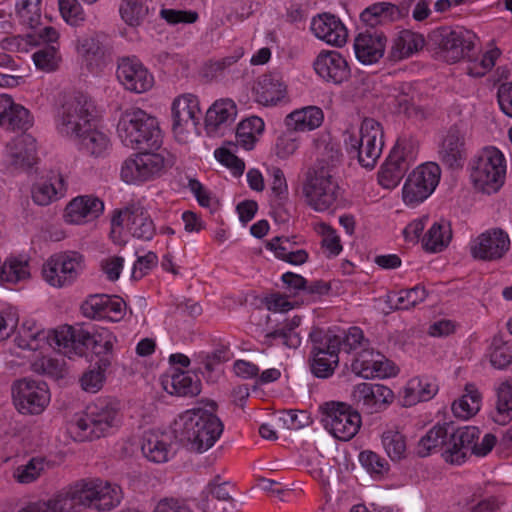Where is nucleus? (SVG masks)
<instances>
[{
	"label": "nucleus",
	"mask_w": 512,
	"mask_h": 512,
	"mask_svg": "<svg viewBox=\"0 0 512 512\" xmlns=\"http://www.w3.org/2000/svg\"><path fill=\"white\" fill-rule=\"evenodd\" d=\"M253 91L258 103L269 106L285 98L287 87L278 75L264 74L258 78Z\"/></svg>",
	"instance_id": "nucleus-35"
},
{
	"label": "nucleus",
	"mask_w": 512,
	"mask_h": 512,
	"mask_svg": "<svg viewBox=\"0 0 512 512\" xmlns=\"http://www.w3.org/2000/svg\"><path fill=\"white\" fill-rule=\"evenodd\" d=\"M112 226L120 227L126 222L131 235L137 239L150 241L156 234V227L147 210L140 205H130L116 211L112 218Z\"/></svg>",
	"instance_id": "nucleus-22"
},
{
	"label": "nucleus",
	"mask_w": 512,
	"mask_h": 512,
	"mask_svg": "<svg viewBox=\"0 0 512 512\" xmlns=\"http://www.w3.org/2000/svg\"><path fill=\"white\" fill-rule=\"evenodd\" d=\"M458 428L452 423L437 424L433 426L418 443L417 453L421 457L429 455L431 452L440 449L442 457L448 463H451L449 455L454 451H458L459 444L456 438Z\"/></svg>",
	"instance_id": "nucleus-20"
},
{
	"label": "nucleus",
	"mask_w": 512,
	"mask_h": 512,
	"mask_svg": "<svg viewBox=\"0 0 512 512\" xmlns=\"http://www.w3.org/2000/svg\"><path fill=\"white\" fill-rule=\"evenodd\" d=\"M352 401L369 414L385 409L394 400L393 391L381 384L360 383L351 392Z\"/></svg>",
	"instance_id": "nucleus-24"
},
{
	"label": "nucleus",
	"mask_w": 512,
	"mask_h": 512,
	"mask_svg": "<svg viewBox=\"0 0 512 512\" xmlns=\"http://www.w3.org/2000/svg\"><path fill=\"white\" fill-rule=\"evenodd\" d=\"M13 404L23 415H39L50 402L47 384L30 378L16 380L11 387Z\"/></svg>",
	"instance_id": "nucleus-12"
},
{
	"label": "nucleus",
	"mask_w": 512,
	"mask_h": 512,
	"mask_svg": "<svg viewBox=\"0 0 512 512\" xmlns=\"http://www.w3.org/2000/svg\"><path fill=\"white\" fill-rule=\"evenodd\" d=\"M415 158L414 144L407 140L398 141L378 172L379 184L386 189L396 187Z\"/></svg>",
	"instance_id": "nucleus-14"
},
{
	"label": "nucleus",
	"mask_w": 512,
	"mask_h": 512,
	"mask_svg": "<svg viewBox=\"0 0 512 512\" xmlns=\"http://www.w3.org/2000/svg\"><path fill=\"white\" fill-rule=\"evenodd\" d=\"M33 124L30 112L16 104L7 94L0 95V128L11 131H26Z\"/></svg>",
	"instance_id": "nucleus-27"
},
{
	"label": "nucleus",
	"mask_w": 512,
	"mask_h": 512,
	"mask_svg": "<svg viewBox=\"0 0 512 512\" xmlns=\"http://www.w3.org/2000/svg\"><path fill=\"white\" fill-rule=\"evenodd\" d=\"M324 119L323 111L316 106H308L295 110L285 118V125L288 130L294 132L312 131L318 128Z\"/></svg>",
	"instance_id": "nucleus-37"
},
{
	"label": "nucleus",
	"mask_w": 512,
	"mask_h": 512,
	"mask_svg": "<svg viewBox=\"0 0 512 512\" xmlns=\"http://www.w3.org/2000/svg\"><path fill=\"white\" fill-rule=\"evenodd\" d=\"M452 230L450 223L444 220L435 222L423 237V248L428 252H441L450 243Z\"/></svg>",
	"instance_id": "nucleus-39"
},
{
	"label": "nucleus",
	"mask_w": 512,
	"mask_h": 512,
	"mask_svg": "<svg viewBox=\"0 0 512 512\" xmlns=\"http://www.w3.org/2000/svg\"><path fill=\"white\" fill-rule=\"evenodd\" d=\"M116 337L108 330H101L94 334L90 349L98 357L96 366L99 369H108L113 358V347Z\"/></svg>",
	"instance_id": "nucleus-42"
},
{
	"label": "nucleus",
	"mask_w": 512,
	"mask_h": 512,
	"mask_svg": "<svg viewBox=\"0 0 512 512\" xmlns=\"http://www.w3.org/2000/svg\"><path fill=\"white\" fill-rule=\"evenodd\" d=\"M381 124L373 118H364L357 133L346 131L344 145L351 157L368 169L374 168L384 146Z\"/></svg>",
	"instance_id": "nucleus-4"
},
{
	"label": "nucleus",
	"mask_w": 512,
	"mask_h": 512,
	"mask_svg": "<svg viewBox=\"0 0 512 512\" xmlns=\"http://www.w3.org/2000/svg\"><path fill=\"white\" fill-rule=\"evenodd\" d=\"M52 334L53 330L46 331L38 327L35 323L25 322L18 329L14 342L19 348L31 351L42 350L46 346L55 349Z\"/></svg>",
	"instance_id": "nucleus-33"
},
{
	"label": "nucleus",
	"mask_w": 512,
	"mask_h": 512,
	"mask_svg": "<svg viewBox=\"0 0 512 512\" xmlns=\"http://www.w3.org/2000/svg\"><path fill=\"white\" fill-rule=\"evenodd\" d=\"M45 471V462L41 458H32L25 465L18 466L13 473L14 478L21 484L36 481Z\"/></svg>",
	"instance_id": "nucleus-54"
},
{
	"label": "nucleus",
	"mask_w": 512,
	"mask_h": 512,
	"mask_svg": "<svg viewBox=\"0 0 512 512\" xmlns=\"http://www.w3.org/2000/svg\"><path fill=\"white\" fill-rule=\"evenodd\" d=\"M438 159L449 169L463 167L467 158L466 134L459 124L451 125L443 132L438 144Z\"/></svg>",
	"instance_id": "nucleus-19"
},
{
	"label": "nucleus",
	"mask_w": 512,
	"mask_h": 512,
	"mask_svg": "<svg viewBox=\"0 0 512 512\" xmlns=\"http://www.w3.org/2000/svg\"><path fill=\"white\" fill-rule=\"evenodd\" d=\"M359 460L371 474L383 475L389 469L388 462L373 451L366 450L361 452Z\"/></svg>",
	"instance_id": "nucleus-59"
},
{
	"label": "nucleus",
	"mask_w": 512,
	"mask_h": 512,
	"mask_svg": "<svg viewBox=\"0 0 512 512\" xmlns=\"http://www.w3.org/2000/svg\"><path fill=\"white\" fill-rule=\"evenodd\" d=\"M59 11L62 18L71 26H80L86 20V15L78 0H59Z\"/></svg>",
	"instance_id": "nucleus-56"
},
{
	"label": "nucleus",
	"mask_w": 512,
	"mask_h": 512,
	"mask_svg": "<svg viewBox=\"0 0 512 512\" xmlns=\"http://www.w3.org/2000/svg\"><path fill=\"white\" fill-rule=\"evenodd\" d=\"M106 370L99 369V366H97V369H91L84 373L80 380L82 388L91 393L99 391L103 386Z\"/></svg>",
	"instance_id": "nucleus-64"
},
{
	"label": "nucleus",
	"mask_w": 512,
	"mask_h": 512,
	"mask_svg": "<svg viewBox=\"0 0 512 512\" xmlns=\"http://www.w3.org/2000/svg\"><path fill=\"white\" fill-rule=\"evenodd\" d=\"M121 499L120 486L100 478L82 479L54 498L30 503L18 512H77L81 507L110 511L120 504Z\"/></svg>",
	"instance_id": "nucleus-1"
},
{
	"label": "nucleus",
	"mask_w": 512,
	"mask_h": 512,
	"mask_svg": "<svg viewBox=\"0 0 512 512\" xmlns=\"http://www.w3.org/2000/svg\"><path fill=\"white\" fill-rule=\"evenodd\" d=\"M394 4L389 2L374 3L367 7L361 13V19L370 26H375L381 22L396 21L393 13Z\"/></svg>",
	"instance_id": "nucleus-51"
},
{
	"label": "nucleus",
	"mask_w": 512,
	"mask_h": 512,
	"mask_svg": "<svg viewBox=\"0 0 512 512\" xmlns=\"http://www.w3.org/2000/svg\"><path fill=\"white\" fill-rule=\"evenodd\" d=\"M351 370L358 376L369 378H387L397 374L395 365L382 354L363 349L351 363Z\"/></svg>",
	"instance_id": "nucleus-25"
},
{
	"label": "nucleus",
	"mask_w": 512,
	"mask_h": 512,
	"mask_svg": "<svg viewBox=\"0 0 512 512\" xmlns=\"http://www.w3.org/2000/svg\"><path fill=\"white\" fill-rule=\"evenodd\" d=\"M480 437V430L475 426L459 427L456 438L458 441L459 449L449 455L451 464H462L465 462L469 454L482 457L486 456L495 446L496 437L487 433L482 438V441L478 443Z\"/></svg>",
	"instance_id": "nucleus-18"
},
{
	"label": "nucleus",
	"mask_w": 512,
	"mask_h": 512,
	"mask_svg": "<svg viewBox=\"0 0 512 512\" xmlns=\"http://www.w3.org/2000/svg\"><path fill=\"white\" fill-rule=\"evenodd\" d=\"M471 179L474 187L483 193L497 192L504 184L506 159L493 146L483 148L470 162Z\"/></svg>",
	"instance_id": "nucleus-6"
},
{
	"label": "nucleus",
	"mask_w": 512,
	"mask_h": 512,
	"mask_svg": "<svg viewBox=\"0 0 512 512\" xmlns=\"http://www.w3.org/2000/svg\"><path fill=\"white\" fill-rule=\"evenodd\" d=\"M509 249V235L501 228H492L472 241L470 253L476 260L497 261L502 259Z\"/></svg>",
	"instance_id": "nucleus-21"
},
{
	"label": "nucleus",
	"mask_w": 512,
	"mask_h": 512,
	"mask_svg": "<svg viewBox=\"0 0 512 512\" xmlns=\"http://www.w3.org/2000/svg\"><path fill=\"white\" fill-rule=\"evenodd\" d=\"M386 37L381 33H360L354 41L357 59L363 64L376 63L383 57Z\"/></svg>",
	"instance_id": "nucleus-32"
},
{
	"label": "nucleus",
	"mask_w": 512,
	"mask_h": 512,
	"mask_svg": "<svg viewBox=\"0 0 512 512\" xmlns=\"http://www.w3.org/2000/svg\"><path fill=\"white\" fill-rule=\"evenodd\" d=\"M482 395L474 384H466L465 393L452 404L453 414L457 418L468 419L474 416L481 407Z\"/></svg>",
	"instance_id": "nucleus-41"
},
{
	"label": "nucleus",
	"mask_w": 512,
	"mask_h": 512,
	"mask_svg": "<svg viewBox=\"0 0 512 512\" xmlns=\"http://www.w3.org/2000/svg\"><path fill=\"white\" fill-rule=\"evenodd\" d=\"M30 278L29 263L20 258H9L0 263V281L17 284Z\"/></svg>",
	"instance_id": "nucleus-47"
},
{
	"label": "nucleus",
	"mask_w": 512,
	"mask_h": 512,
	"mask_svg": "<svg viewBox=\"0 0 512 512\" xmlns=\"http://www.w3.org/2000/svg\"><path fill=\"white\" fill-rule=\"evenodd\" d=\"M171 390L168 388V382L164 388L170 393L178 396H196L201 392V382L197 376H192L188 372H178L172 375L170 379Z\"/></svg>",
	"instance_id": "nucleus-46"
},
{
	"label": "nucleus",
	"mask_w": 512,
	"mask_h": 512,
	"mask_svg": "<svg viewBox=\"0 0 512 512\" xmlns=\"http://www.w3.org/2000/svg\"><path fill=\"white\" fill-rule=\"evenodd\" d=\"M116 75L124 88L134 93H144L150 90L154 85L153 75L135 57H124L120 59Z\"/></svg>",
	"instance_id": "nucleus-23"
},
{
	"label": "nucleus",
	"mask_w": 512,
	"mask_h": 512,
	"mask_svg": "<svg viewBox=\"0 0 512 512\" xmlns=\"http://www.w3.org/2000/svg\"><path fill=\"white\" fill-rule=\"evenodd\" d=\"M302 193L306 204L317 212H325L334 208L340 187L335 175L321 169H308L302 185Z\"/></svg>",
	"instance_id": "nucleus-8"
},
{
	"label": "nucleus",
	"mask_w": 512,
	"mask_h": 512,
	"mask_svg": "<svg viewBox=\"0 0 512 512\" xmlns=\"http://www.w3.org/2000/svg\"><path fill=\"white\" fill-rule=\"evenodd\" d=\"M496 395L492 419L497 424L506 425L512 420V377L498 386Z\"/></svg>",
	"instance_id": "nucleus-40"
},
{
	"label": "nucleus",
	"mask_w": 512,
	"mask_h": 512,
	"mask_svg": "<svg viewBox=\"0 0 512 512\" xmlns=\"http://www.w3.org/2000/svg\"><path fill=\"white\" fill-rule=\"evenodd\" d=\"M471 506L470 512H495L500 507V501L495 496H489L483 498V494L481 489L475 491L472 496L467 499L468 504H473Z\"/></svg>",
	"instance_id": "nucleus-61"
},
{
	"label": "nucleus",
	"mask_w": 512,
	"mask_h": 512,
	"mask_svg": "<svg viewBox=\"0 0 512 512\" xmlns=\"http://www.w3.org/2000/svg\"><path fill=\"white\" fill-rule=\"evenodd\" d=\"M316 73L328 82L342 83L349 77V67L345 58L336 51L320 53L314 61Z\"/></svg>",
	"instance_id": "nucleus-28"
},
{
	"label": "nucleus",
	"mask_w": 512,
	"mask_h": 512,
	"mask_svg": "<svg viewBox=\"0 0 512 512\" xmlns=\"http://www.w3.org/2000/svg\"><path fill=\"white\" fill-rule=\"evenodd\" d=\"M382 444L392 461H399L406 455V440L398 431L387 430L382 434Z\"/></svg>",
	"instance_id": "nucleus-53"
},
{
	"label": "nucleus",
	"mask_w": 512,
	"mask_h": 512,
	"mask_svg": "<svg viewBox=\"0 0 512 512\" xmlns=\"http://www.w3.org/2000/svg\"><path fill=\"white\" fill-rule=\"evenodd\" d=\"M321 422L337 439L348 441L352 439L361 427V416L358 411L344 402H326L319 407Z\"/></svg>",
	"instance_id": "nucleus-10"
},
{
	"label": "nucleus",
	"mask_w": 512,
	"mask_h": 512,
	"mask_svg": "<svg viewBox=\"0 0 512 512\" xmlns=\"http://www.w3.org/2000/svg\"><path fill=\"white\" fill-rule=\"evenodd\" d=\"M71 139L78 141L83 150L95 156L101 155L109 145L108 137L95 129V123L87 132L80 136H73Z\"/></svg>",
	"instance_id": "nucleus-49"
},
{
	"label": "nucleus",
	"mask_w": 512,
	"mask_h": 512,
	"mask_svg": "<svg viewBox=\"0 0 512 512\" xmlns=\"http://www.w3.org/2000/svg\"><path fill=\"white\" fill-rule=\"evenodd\" d=\"M301 323V317L294 316L291 319H286L280 327L265 335L264 344L272 346V340L281 338L285 346L289 348H297L301 344V337L295 331Z\"/></svg>",
	"instance_id": "nucleus-45"
},
{
	"label": "nucleus",
	"mask_w": 512,
	"mask_h": 512,
	"mask_svg": "<svg viewBox=\"0 0 512 512\" xmlns=\"http://www.w3.org/2000/svg\"><path fill=\"white\" fill-rule=\"evenodd\" d=\"M105 301L107 295H91L81 305L84 316L90 319L105 318Z\"/></svg>",
	"instance_id": "nucleus-60"
},
{
	"label": "nucleus",
	"mask_w": 512,
	"mask_h": 512,
	"mask_svg": "<svg viewBox=\"0 0 512 512\" xmlns=\"http://www.w3.org/2000/svg\"><path fill=\"white\" fill-rule=\"evenodd\" d=\"M311 30L314 35L327 44L340 47L346 43L347 30L336 16L323 13L312 19Z\"/></svg>",
	"instance_id": "nucleus-29"
},
{
	"label": "nucleus",
	"mask_w": 512,
	"mask_h": 512,
	"mask_svg": "<svg viewBox=\"0 0 512 512\" xmlns=\"http://www.w3.org/2000/svg\"><path fill=\"white\" fill-rule=\"evenodd\" d=\"M112 51L108 38L104 35L85 37L79 41L78 52L89 62H98Z\"/></svg>",
	"instance_id": "nucleus-43"
},
{
	"label": "nucleus",
	"mask_w": 512,
	"mask_h": 512,
	"mask_svg": "<svg viewBox=\"0 0 512 512\" xmlns=\"http://www.w3.org/2000/svg\"><path fill=\"white\" fill-rule=\"evenodd\" d=\"M200 108L195 95L184 94L172 104V130L176 140L187 143L199 120Z\"/></svg>",
	"instance_id": "nucleus-17"
},
{
	"label": "nucleus",
	"mask_w": 512,
	"mask_h": 512,
	"mask_svg": "<svg viewBox=\"0 0 512 512\" xmlns=\"http://www.w3.org/2000/svg\"><path fill=\"white\" fill-rule=\"evenodd\" d=\"M173 165L171 157L163 153L142 150L127 158L121 167V178L128 184H138L162 176Z\"/></svg>",
	"instance_id": "nucleus-9"
},
{
	"label": "nucleus",
	"mask_w": 512,
	"mask_h": 512,
	"mask_svg": "<svg viewBox=\"0 0 512 512\" xmlns=\"http://www.w3.org/2000/svg\"><path fill=\"white\" fill-rule=\"evenodd\" d=\"M94 339V334L83 328H75L64 325L53 330L52 340L55 349L69 358L72 355H82L89 348Z\"/></svg>",
	"instance_id": "nucleus-26"
},
{
	"label": "nucleus",
	"mask_w": 512,
	"mask_h": 512,
	"mask_svg": "<svg viewBox=\"0 0 512 512\" xmlns=\"http://www.w3.org/2000/svg\"><path fill=\"white\" fill-rule=\"evenodd\" d=\"M65 179L60 174H53L47 179L38 181L32 186L33 201L40 206H47L66 194Z\"/></svg>",
	"instance_id": "nucleus-36"
},
{
	"label": "nucleus",
	"mask_w": 512,
	"mask_h": 512,
	"mask_svg": "<svg viewBox=\"0 0 512 512\" xmlns=\"http://www.w3.org/2000/svg\"><path fill=\"white\" fill-rule=\"evenodd\" d=\"M32 58L38 69L47 72L56 70L58 63L61 60L57 47L51 44H48L36 51Z\"/></svg>",
	"instance_id": "nucleus-55"
},
{
	"label": "nucleus",
	"mask_w": 512,
	"mask_h": 512,
	"mask_svg": "<svg viewBox=\"0 0 512 512\" xmlns=\"http://www.w3.org/2000/svg\"><path fill=\"white\" fill-rule=\"evenodd\" d=\"M117 132L122 143L133 149L153 150L162 144L157 119L140 108H129L121 114Z\"/></svg>",
	"instance_id": "nucleus-3"
},
{
	"label": "nucleus",
	"mask_w": 512,
	"mask_h": 512,
	"mask_svg": "<svg viewBox=\"0 0 512 512\" xmlns=\"http://www.w3.org/2000/svg\"><path fill=\"white\" fill-rule=\"evenodd\" d=\"M299 147V139L296 132L288 130L283 133L277 140V155L281 158H287L294 154Z\"/></svg>",
	"instance_id": "nucleus-63"
},
{
	"label": "nucleus",
	"mask_w": 512,
	"mask_h": 512,
	"mask_svg": "<svg viewBox=\"0 0 512 512\" xmlns=\"http://www.w3.org/2000/svg\"><path fill=\"white\" fill-rule=\"evenodd\" d=\"M236 115L237 108L232 100H218L206 112V129L209 132L215 131L221 125L232 123Z\"/></svg>",
	"instance_id": "nucleus-38"
},
{
	"label": "nucleus",
	"mask_w": 512,
	"mask_h": 512,
	"mask_svg": "<svg viewBox=\"0 0 512 512\" xmlns=\"http://www.w3.org/2000/svg\"><path fill=\"white\" fill-rule=\"evenodd\" d=\"M83 269V257L77 252L51 256L43 265L44 279L54 287L71 284Z\"/></svg>",
	"instance_id": "nucleus-15"
},
{
	"label": "nucleus",
	"mask_w": 512,
	"mask_h": 512,
	"mask_svg": "<svg viewBox=\"0 0 512 512\" xmlns=\"http://www.w3.org/2000/svg\"><path fill=\"white\" fill-rule=\"evenodd\" d=\"M267 173L271 178L270 187L273 201L278 207H283L289 198L288 185L284 172L276 166L268 168Z\"/></svg>",
	"instance_id": "nucleus-52"
},
{
	"label": "nucleus",
	"mask_w": 512,
	"mask_h": 512,
	"mask_svg": "<svg viewBox=\"0 0 512 512\" xmlns=\"http://www.w3.org/2000/svg\"><path fill=\"white\" fill-rule=\"evenodd\" d=\"M7 156L17 169H29L37 161L36 140L29 134H21L7 144Z\"/></svg>",
	"instance_id": "nucleus-30"
},
{
	"label": "nucleus",
	"mask_w": 512,
	"mask_h": 512,
	"mask_svg": "<svg viewBox=\"0 0 512 512\" xmlns=\"http://www.w3.org/2000/svg\"><path fill=\"white\" fill-rule=\"evenodd\" d=\"M427 297L424 286L416 285L410 289H403L398 293L388 294L386 303L394 310H408L423 302Z\"/></svg>",
	"instance_id": "nucleus-44"
},
{
	"label": "nucleus",
	"mask_w": 512,
	"mask_h": 512,
	"mask_svg": "<svg viewBox=\"0 0 512 512\" xmlns=\"http://www.w3.org/2000/svg\"><path fill=\"white\" fill-rule=\"evenodd\" d=\"M151 0H123L120 6L122 19L130 26H139L147 18Z\"/></svg>",
	"instance_id": "nucleus-50"
},
{
	"label": "nucleus",
	"mask_w": 512,
	"mask_h": 512,
	"mask_svg": "<svg viewBox=\"0 0 512 512\" xmlns=\"http://www.w3.org/2000/svg\"><path fill=\"white\" fill-rule=\"evenodd\" d=\"M172 432L188 450L202 453L218 440L223 424L212 411L198 407L181 413L172 424Z\"/></svg>",
	"instance_id": "nucleus-2"
},
{
	"label": "nucleus",
	"mask_w": 512,
	"mask_h": 512,
	"mask_svg": "<svg viewBox=\"0 0 512 512\" xmlns=\"http://www.w3.org/2000/svg\"><path fill=\"white\" fill-rule=\"evenodd\" d=\"M490 362L497 369H503L510 365L512 363V346L504 342L494 343Z\"/></svg>",
	"instance_id": "nucleus-62"
},
{
	"label": "nucleus",
	"mask_w": 512,
	"mask_h": 512,
	"mask_svg": "<svg viewBox=\"0 0 512 512\" xmlns=\"http://www.w3.org/2000/svg\"><path fill=\"white\" fill-rule=\"evenodd\" d=\"M32 367L35 372L54 379L63 378L65 374V362L63 359L42 357L35 361Z\"/></svg>",
	"instance_id": "nucleus-58"
},
{
	"label": "nucleus",
	"mask_w": 512,
	"mask_h": 512,
	"mask_svg": "<svg viewBox=\"0 0 512 512\" xmlns=\"http://www.w3.org/2000/svg\"><path fill=\"white\" fill-rule=\"evenodd\" d=\"M96 112L89 96L80 92L66 96L57 113V129L69 138L80 136L95 123Z\"/></svg>",
	"instance_id": "nucleus-5"
},
{
	"label": "nucleus",
	"mask_w": 512,
	"mask_h": 512,
	"mask_svg": "<svg viewBox=\"0 0 512 512\" xmlns=\"http://www.w3.org/2000/svg\"><path fill=\"white\" fill-rule=\"evenodd\" d=\"M310 339L313 344L311 371L318 378H327L333 374L339 362L340 337L313 329L310 332Z\"/></svg>",
	"instance_id": "nucleus-11"
},
{
	"label": "nucleus",
	"mask_w": 512,
	"mask_h": 512,
	"mask_svg": "<svg viewBox=\"0 0 512 512\" xmlns=\"http://www.w3.org/2000/svg\"><path fill=\"white\" fill-rule=\"evenodd\" d=\"M141 450L147 459L155 463H164L170 456L169 445L153 432L145 434Z\"/></svg>",
	"instance_id": "nucleus-48"
},
{
	"label": "nucleus",
	"mask_w": 512,
	"mask_h": 512,
	"mask_svg": "<svg viewBox=\"0 0 512 512\" xmlns=\"http://www.w3.org/2000/svg\"><path fill=\"white\" fill-rule=\"evenodd\" d=\"M342 154L340 149L331 143L325 145L324 150L317 162L310 169H323L330 175H334L335 169L341 163Z\"/></svg>",
	"instance_id": "nucleus-57"
},
{
	"label": "nucleus",
	"mask_w": 512,
	"mask_h": 512,
	"mask_svg": "<svg viewBox=\"0 0 512 512\" xmlns=\"http://www.w3.org/2000/svg\"><path fill=\"white\" fill-rule=\"evenodd\" d=\"M476 38L473 32L461 27L441 29L438 40L441 56L449 63L473 58Z\"/></svg>",
	"instance_id": "nucleus-16"
},
{
	"label": "nucleus",
	"mask_w": 512,
	"mask_h": 512,
	"mask_svg": "<svg viewBox=\"0 0 512 512\" xmlns=\"http://www.w3.org/2000/svg\"><path fill=\"white\" fill-rule=\"evenodd\" d=\"M104 210L103 202L93 196H78L71 200L65 209V219L72 224H80L98 218Z\"/></svg>",
	"instance_id": "nucleus-31"
},
{
	"label": "nucleus",
	"mask_w": 512,
	"mask_h": 512,
	"mask_svg": "<svg viewBox=\"0 0 512 512\" xmlns=\"http://www.w3.org/2000/svg\"><path fill=\"white\" fill-rule=\"evenodd\" d=\"M441 169L438 164L428 162L419 165L408 176L403 187V200L416 205L427 199L439 183Z\"/></svg>",
	"instance_id": "nucleus-13"
},
{
	"label": "nucleus",
	"mask_w": 512,
	"mask_h": 512,
	"mask_svg": "<svg viewBox=\"0 0 512 512\" xmlns=\"http://www.w3.org/2000/svg\"><path fill=\"white\" fill-rule=\"evenodd\" d=\"M119 423V411L116 404L105 400L87 407L84 416L74 424L77 437L81 441L99 439L107 435Z\"/></svg>",
	"instance_id": "nucleus-7"
},
{
	"label": "nucleus",
	"mask_w": 512,
	"mask_h": 512,
	"mask_svg": "<svg viewBox=\"0 0 512 512\" xmlns=\"http://www.w3.org/2000/svg\"><path fill=\"white\" fill-rule=\"evenodd\" d=\"M424 45L425 39L422 34L408 29L401 30L392 40L388 59L392 62L402 61L420 51Z\"/></svg>",
	"instance_id": "nucleus-34"
}]
</instances>
